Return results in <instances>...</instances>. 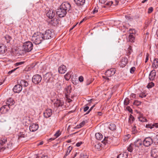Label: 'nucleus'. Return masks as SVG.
<instances>
[{
  "label": "nucleus",
  "mask_w": 158,
  "mask_h": 158,
  "mask_svg": "<svg viewBox=\"0 0 158 158\" xmlns=\"http://www.w3.org/2000/svg\"><path fill=\"white\" fill-rule=\"evenodd\" d=\"M154 140L158 143V135H156L154 138Z\"/></svg>",
  "instance_id": "obj_54"
},
{
  "label": "nucleus",
  "mask_w": 158,
  "mask_h": 158,
  "mask_svg": "<svg viewBox=\"0 0 158 158\" xmlns=\"http://www.w3.org/2000/svg\"><path fill=\"white\" fill-rule=\"evenodd\" d=\"M95 136L96 139L98 140H101L103 138V135L100 133H96Z\"/></svg>",
  "instance_id": "obj_29"
},
{
  "label": "nucleus",
  "mask_w": 158,
  "mask_h": 158,
  "mask_svg": "<svg viewBox=\"0 0 158 158\" xmlns=\"http://www.w3.org/2000/svg\"><path fill=\"white\" fill-rule=\"evenodd\" d=\"M10 108V107L6 105H4L1 108L0 112L1 113H6L9 110Z\"/></svg>",
  "instance_id": "obj_14"
},
{
  "label": "nucleus",
  "mask_w": 158,
  "mask_h": 158,
  "mask_svg": "<svg viewBox=\"0 0 158 158\" xmlns=\"http://www.w3.org/2000/svg\"><path fill=\"white\" fill-rule=\"evenodd\" d=\"M61 134L60 133V131L59 130L57 131L56 133L54 134V136H55L56 139Z\"/></svg>",
  "instance_id": "obj_42"
},
{
  "label": "nucleus",
  "mask_w": 158,
  "mask_h": 158,
  "mask_svg": "<svg viewBox=\"0 0 158 158\" xmlns=\"http://www.w3.org/2000/svg\"><path fill=\"white\" fill-rule=\"evenodd\" d=\"M65 79L66 80H69L71 77V74L69 73H67L64 76Z\"/></svg>",
  "instance_id": "obj_33"
},
{
  "label": "nucleus",
  "mask_w": 158,
  "mask_h": 158,
  "mask_svg": "<svg viewBox=\"0 0 158 158\" xmlns=\"http://www.w3.org/2000/svg\"><path fill=\"white\" fill-rule=\"evenodd\" d=\"M115 5H117L118 4H121L122 3V2L121 0H115L114 2Z\"/></svg>",
  "instance_id": "obj_37"
},
{
  "label": "nucleus",
  "mask_w": 158,
  "mask_h": 158,
  "mask_svg": "<svg viewBox=\"0 0 158 158\" xmlns=\"http://www.w3.org/2000/svg\"><path fill=\"white\" fill-rule=\"evenodd\" d=\"M24 61L18 62L15 63L14 65L16 67L23 64L24 63Z\"/></svg>",
  "instance_id": "obj_44"
},
{
  "label": "nucleus",
  "mask_w": 158,
  "mask_h": 158,
  "mask_svg": "<svg viewBox=\"0 0 158 158\" xmlns=\"http://www.w3.org/2000/svg\"><path fill=\"white\" fill-rule=\"evenodd\" d=\"M19 84L21 85V86L22 87L24 86V87H27L28 84L27 81L26 80H21L19 82Z\"/></svg>",
  "instance_id": "obj_27"
},
{
  "label": "nucleus",
  "mask_w": 158,
  "mask_h": 158,
  "mask_svg": "<svg viewBox=\"0 0 158 158\" xmlns=\"http://www.w3.org/2000/svg\"><path fill=\"white\" fill-rule=\"evenodd\" d=\"M78 80L80 82H82L84 80L83 77L82 76L79 77L78 78Z\"/></svg>",
  "instance_id": "obj_53"
},
{
  "label": "nucleus",
  "mask_w": 158,
  "mask_h": 158,
  "mask_svg": "<svg viewBox=\"0 0 158 158\" xmlns=\"http://www.w3.org/2000/svg\"><path fill=\"white\" fill-rule=\"evenodd\" d=\"M42 77L39 74H36L34 75L32 79V82L35 84H38L41 81Z\"/></svg>",
  "instance_id": "obj_4"
},
{
  "label": "nucleus",
  "mask_w": 158,
  "mask_h": 158,
  "mask_svg": "<svg viewBox=\"0 0 158 158\" xmlns=\"http://www.w3.org/2000/svg\"><path fill=\"white\" fill-rule=\"evenodd\" d=\"M72 147L71 146H69L68 148L67 151L64 156V158H65L70 153V152H71V150L72 149Z\"/></svg>",
  "instance_id": "obj_31"
},
{
  "label": "nucleus",
  "mask_w": 158,
  "mask_h": 158,
  "mask_svg": "<svg viewBox=\"0 0 158 158\" xmlns=\"http://www.w3.org/2000/svg\"><path fill=\"white\" fill-rule=\"evenodd\" d=\"M139 114V116L138 117H143V114L140 112H137Z\"/></svg>",
  "instance_id": "obj_60"
},
{
  "label": "nucleus",
  "mask_w": 158,
  "mask_h": 158,
  "mask_svg": "<svg viewBox=\"0 0 158 158\" xmlns=\"http://www.w3.org/2000/svg\"><path fill=\"white\" fill-rule=\"evenodd\" d=\"M156 76V72L155 70L153 69L151 71L149 76V78L151 81L154 80Z\"/></svg>",
  "instance_id": "obj_21"
},
{
  "label": "nucleus",
  "mask_w": 158,
  "mask_h": 158,
  "mask_svg": "<svg viewBox=\"0 0 158 158\" xmlns=\"http://www.w3.org/2000/svg\"><path fill=\"white\" fill-rule=\"evenodd\" d=\"M153 8L152 7H150L148 9V13L149 14L151 13L153 11Z\"/></svg>",
  "instance_id": "obj_47"
},
{
  "label": "nucleus",
  "mask_w": 158,
  "mask_h": 158,
  "mask_svg": "<svg viewBox=\"0 0 158 158\" xmlns=\"http://www.w3.org/2000/svg\"><path fill=\"white\" fill-rule=\"evenodd\" d=\"M139 96L140 97L143 98V97H146V95L145 94H139Z\"/></svg>",
  "instance_id": "obj_55"
},
{
  "label": "nucleus",
  "mask_w": 158,
  "mask_h": 158,
  "mask_svg": "<svg viewBox=\"0 0 158 158\" xmlns=\"http://www.w3.org/2000/svg\"><path fill=\"white\" fill-rule=\"evenodd\" d=\"M130 35L129 38L130 39H133L134 40L135 38L136 31L133 29H130L129 30Z\"/></svg>",
  "instance_id": "obj_9"
},
{
  "label": "nucleus",
  "mask_w": 158,
  "mask_h": 158,
  "mask_svg": "<svg viewBox=\"0 0 158 158\" xmlns=\"http://www.w3.org/2000/svg\"><path fill=\"white\" fill-rule=\"evenodd\" d=\"M109 128L110 130L112 131L115 130L116 129V126H115V124L112 123L110 124Z\"/></svg>",
  "instance_id": "obj_32"
},
{
  "label": "nucleus",
  "mask_w": 158,
  "mask_h": 158,
  "mask_svg": "<svg viewBox=\"0 0 158 158\" xmlns=\"http://www.w3.org/2000/svg\"><path fill=\"white\" fill-rule=\"evenodd\" d=\"M146 127L147 128H150V129H152L153 127V124H146Z\"/></svg>",
  "instance_id": "obj_46"
},
{
  "label": "nucleus",
  "mask_w": 158,
  "mask_h": 158,
  "mask_svg": "<svg viewBox=\"0 0 158 158\" xmlns=\"http://www.w3.org/2000/svg\"><path fill=\"white\" fill-rule=\"evenodd\" d=\"M51 34L52 33L49 30L46 31L44 34H43V40H49L52 38L51 37Z\"/></svg>",
  "instance_id": "obj_8"
},
{
  "label": "nucleus",
  "mask_w": 158,
  "mask_h": 158,
  "mask_svg": "<svg viewBox=\"0 0 158 158\" xmlns=\"http://www.w3.org/2000/svg\"><path fill=\"white\" fill-rule=\"evenodd\" d=\"M55 15V10H49L47 13V15L50 19L53 18Z\"/></svg>",
  "instance_id": "obj_20"
},
{
  "label": "nucleus",
  "mask_w": 158,
  "mask_h": 158,
  "mask_svg": "<svg viewBox=\"0 0 158 158\" xmlns=\"http://www.w3.org/2000/svg\"><path fill=\"white\" fill-rule=\"evenodd\" d=\"M32 38L35 40H39L40 39L43 40V34L39 32H35L32 36Z\"/></svg>",
  "instance_id": "obj_12"
},
{
  "label": "nucleus",
  "mask_w": 158,
  "mask_h": 158,
  "mask_svg": "<svg viewBox=\"0 0 158 158\" xmlns=\"http://www.w3.org/2000/svg\"><path fill=\"white\" fill-rule=\"evenodd\" d=\"M114 3V2L112 1H110L109 2H106V4H105V5L107 6H110L112 5Z\"/></svg>",
  "instance_id": "obj_49"
},
{
  "label": "nucleus",
  "mask_w": 158,
  "mask_h": 158,
  "mask_svg": "<svg viewBox=\"0 0 158 158\" xmlns=\"http://www.w3.org/2000/svg\"><path fill=\"white\" fill-rule=\"evenodd\" d=\"M142 142L141 140L138 139L135 141L134 145L136 147H139V146L142 144Z\"/></svg>",
  "instance_id": "obj_28"
},
{
  "label": "nucleus",
  "mask_w": 158,
  "mask_h": 158,
  "mask_svg": "<svg viewBox=\"0 0 158 158\" xmlns=\"http://www.w3.org/2000/svg\"><path fill=\"white\" fill-rule=\"evenodd\" d=\"M33 45L30 41L26 42L23 43L22 46V50L25 52H30L33 49Z\"/></svg>",
  "instance_id": "obj_2"
},
{
  "label": "nucleus",
  "mask_w": 158,
  "mask_h": 158,
  "mask_svg": "<svg viewBox=\"0 0 158 158\" xmlns=\"http://www.w3.org/2000/svg\"><path fill=\"white\" fill-rule=\"evenodd\" d=\"M71 8L70 4L68 2H63L56 10V15L60 18L64 17L67 12H69Z\"/></svg>",
  "instance_id": "obj_1"
},
{
  "label": "nucleus",
  "mask_w": 158,
  "mask_h": 158,
  "mask_svg": "<svg viewBox=\"0 0 158 158\" xmlns=\"http://www.w3.org/2000/svg\"><path fill=\"white\" fill-rule=\"evenodd\" d=\"M137 130L135 129V128H133L132 129V134H135L137 132Z\"/></svg>",
  "instance_id": "obj_58"
},
{
  "label": "nucleus",
  "mask_w": 158,
  "mask_h": 158,
  "mask_svg": "<svg viewBox=\"0 0 158 158\" xmlns=\"http://www.w3.org/2000/svg\"><path fill=\"white\" fill-rule=\"evenodd\" d=\"M18 68H19V67L16 68L12 70H11L9 71L8 72V74H9V75L10 74L12 73L13 72L15 71Z\"/></svg>",
  "instance_id": "obj_51"
},
{
  "label": "nucleus",
  "mask_w": 158,
  "mask_h": 158,
  "mask_svg": "<svg viewBox=\"0 0 158 158\" xmlns=\"http://www.w3.org/2000/svg\"><path fill=\"white\" fill-rule=\"evenodd\" d=\"M141 102L138 100H135L133 103V104L137 106H138L140 105Z\"/></svg>",
  "instance_id": "obj_43"
},
{
  "label": "nucleus",
  "mask_w": 158,
  "mask_h": 158,
  "mask_svg": "<svg viewBox=\"0 0 158 158\" xmlns=\"http://www.w3.org/2000/svg\"><path fill=\"white\" fill-rule=\"evenodd\" d=\"M125 18L126 19L128 20H129L130 21H131L133 19L130 16H128L127 15H126L125 16Z\"/></svg>",
  "instance_id": "obj_50"
},
{
  "label": "nucleus",
  "mask_w": 158,
  "mask_h": 158,
  "mask_svg": "<svg viewBox=\"0 0 158 158\" xmlns=\"http://www.w3.org/2000/svg\"><path fill=\"white\" fill-rule=\"evenodd\" d=\"M153 143L152 139L150 137L146 138L143 141V144L145 147H149Z\"/></svg>",
  "instance_id": "obj_6"
},
{
  "label": "nucleus",
  "mask_w": 158,
  "mask_h": 158,
  "mask_svg": "<svg viewBox=\"0 0 158 158\" xmlns=\"http://www.w3.org/2000/svg\"><path fill=\"white\" fill-rule=\"evenodd\" d=\"M128 63V59L127 58H122L120 64H119L120 66L122 67H124Z\"/></svg>",
  "instance_id": "obj_17"
},
{
  "label": "nucleus",
  "mask_w": 158,
  "mask_h": 158,
  "mask_svg": "<svg viewBox=\"0 0 158 158\" xmlns=\"http://www.w3.org/2000/svg\"><path fill=\"white\" fill-rule=\"evenodd\" d=\"M135 69V67H132L130 69V72L131 73H133L134 72Z\"/></svg>",
  "instance_id": "obj_48"
},
{
  "label": "nucleus",
  "mask_w": 158,
  "mask_h": 158,
  "mask_svg": "<svg viewBox=\"0 0 158 158\" xmlns=\"http://www.w3.org/2000/svg\"><path fill=\"white\" fill-rule=\"evenodd\" d=\"M115 69H111L106 71L105 74L107 77H110L113 75L115 73Z\"/></svg>",
  "instance_id": "obj_11"
},
{
  "label": "nucleus",
  "mask_w": 158,
  "mask_h": 158,
  "mask_svg": "<svg viewBox=\"0 0 158 158\" xmlns=\"http://www.w3.org/2000/svg\"><path fill=\"white\" fill-rule=\"evenodd\" d=\"M129 101H130V100L128 98H126L125 99V100L124 101V105H127L128 104H129Z\"/></svg>",
  "instance_id": "obj_41"
},
{
  "label": "nucleus",
  "mask_w": 158,
  "mask_h": 158,
  "mask_svg": "<svg viewBox=\"0 0 158 158\" xmlns=\"http://www.w3.org/2000/svg\"><path fill=\"white\" fill-rule=\"evenodd\" d=\"M27 136V135L23 134V133H20L19 135V139H20L21 138H24Z\"/></svg>",
  "instance_id": "obj_40"
},
{
  "label": "nucleus",
  "mask_w": 158,
  "mask_h": 158,
  "mask_svg": "<svg viewBox=\"0 0 158 158\" xmlns=\"http://www.w3.org/2000/svg\"><path fill=\"white\" fill-rule=\"evenodd\" d=\"M44 79L46 82H53L55 80L52 76V74L51 73H48L44 75L43 76Z\"/></svg>",
  "instance_id": "obj_3"
},
{
  "label": "nucleus",
  "mask_w": 158,
  "mask_h": 158,
  "mask_svg": "<svg viewBox=\"0 0 158 158\" xmlns=\"http://www.w3.org/2000/svg\"><path fill=\"white\" fill-rule=\"evenodd\" d=\"M85 123L86 122L85 121H83L80 123L79 126L77 125V126L76 128H78L81 127H83L84 125L85 124Z\"/></svg>",
  "instance_id": "obj_36"
},
{
  "label": "nucleus",
  "mask_w": 158,
  "mask_h": 158,
  "mask_svg": "<svg viewBox=\"0 0 158 158\" xmlns=\"http://www.w3.org/2000/svg\"><path fill=\"white\" fill-rule=\"evenodd\" d=\"M153 127H155L156 128L158 127V123H156L153 124Z\"/></svg>",
  "instance_id": "obj_64"
},
{
  "label": "nucleus",
  "mask_w": 158,
  "mask_h": 158,
  "mask_svg": "<svg viewBox=\"0 0 158 158\" xmlns=\"http://www.w3.org/2000/svg\"><path fill=\"white\" fill-rule=\"evenodd\" d=\"M94 106H95V105H94L93 106L90 108L89 109V110L86 113V114H88L90 112V111H91L92 110V109L94 107Z\"/></svg>",
  "instance_id": "obj_57"
},
{
  "label": "nucleus",
  "mask_w": 158,
  "mask_h": 158,
  "mask_svg": "<svg viewBox=\"0 0 158 158\" xmlns=\"http://www.w3.org/2000/svg\"><path fill=\"white\" fill-rule=\"evenodd\" d=\"M67 71V68L64 65H61L59 67L58 71L60 74L65 73Z\"/></svg>",
  "instance_id": "obj_16"
},
{
  "label": "nucleus",
  "mask_w": 158,
  "mask_h": 158,
  "mask_svg": "<svg viewBox=\"0 0 158 158\" xmlns=\"http://www.w3.org/2000/svg\"><path fill=\"white\" fill-rule=\"evenodd\" d=\"M2 59V60L3 61H5V62H7L8 61V59H7L6 58H1Z\"/></svg>",
  "instance_id": "obj_62"
},
{
  "label": "nucleus",
  "mask_w": 158,
  "mask_h": 158,
  "mask_svg": "<svg viewBox=\"0 0 158 158\" xmlns=\"http://www.w3.org/2000/svg\"><path fill=\"white\" fill-rule=\"evenodd\" d=\"M59 21L60 20L58 19L55 18L51 20L49 22V24L50 25L55 27L59 24Z\"/></svg>",
  "instance_id": "obj_22"
},
{
  "label": "nucleus",
  "mask_w": 158,
  "mask_h": 158,
  "mask_svg": "<svg viewBox=\"0 0 158 158\" xmlns=\"http://www.w3.org/2000/svg\"><path fill=\"white\" fill-rule=\"evenodd\" d=\"M148 58H149V54L148 53H147V54L146 55V58L145 60V63H147V62L148 61Z\"/></svg>",
  "instance_id": "obj_52"
},
{
  "label": "nucleus",
  "mask_w": 158,
  "mask_h": 158,
  "mask_svg": "<svg viewBox=\"0 0 158 158\" xmlns=\"http://www.w3.org/2000/svg\"><path fill=\"white\" fill-rule=\"evenodd\" d=\"M7 142V139L6 137H3L0 139V152L4 151L6 149V148L4 146Z\"/></svg>",
  "instance_id": "obj_5"
},
{
  "label": "nucleus",
  "mask_w": 158,
  "mask_h": 158,
  "mask_svg": "<svg viewBox=\"0 0 158 158\" xmlns=\"http://www.w3.org/2000/svg\"><path fill=\"white\" fill-rule=\"evenodd\" d=\"M22 87L21 85H15L13 89V91L15 93H19L22 90Z\"/></svg>",
  "instance_id": "obj_13"
},
{
  "label": "nucleus",
  "mask_w": 158,
  "mask_h": 158,
  "mask_svg": "<svg viewBox=\"0 0 158 158\" xmlns=\"http://www.w3.org/2000/svg\"><path fill=\"white\" fill-rule=\"evenodd\" d=\"M134 146L133 144H131L128 147L127 150L129 152H131L133 150V148L132 146Z\"/></svg>",
  "instance_id": "obj_35"
},
{
  "label": "nucleus",
  "mask_w": 158,
  "mask_h": 158,
  "mask_svg": "<svg viewBox=\"0 0 158 158\" xmlns=\"http://www.w3.org/2000/svg\"><path fill=\"white\" fill-rule=\"evenodd\" d=\"M52 114V110L50 109H47L44 112V116L46 118L51 116Z\"/></svg>",
  "instance_id": "obj_15"
},
{
  "label": "nucleus",
  "mask_w": 158,
  "mask_h": 158,
  "mask_svg": "<svg viewBox=\"0 0 158 158\" xmlns=\"http://www.w3.org/2000/svg\"><path fill=\"white\" fill-rule=\"evenodd\" d=\"M138 118L139 119V120L141 122H146L147 121V119L143 118V117H138Z\"/></svg>",
  "instance_id": "obj_39"
},
{
  "label": "nucleus",
  "mask_w": 158,
  "mask_h": 158,
  "mask_svg": "<svg viewBox=\"0 0 158 158\" xmlns=\"http://www.w3.org/2000/svg\"><path fill=\"white\" fill-rule=\"evenodd\" d=\"M128 155L126 152L121 153L117 157V158H127Z\"/></svg>",
  "instance_id": "obj_30"
},
{
  "label": "nucleus",
  "mask_w": 158,
  "mask_h": 158,
  "mask_svg": "<svg viewBox=\"0 0 158 158\" xmlns=\"http://www.w3.org/2000/svg\"><path fill=\"white\" fill-rule=\"evenodd\" d=\"M42 40H37L36 41H35L34 42V43L35 45L39 44L41 43V41Z\"/></svg>",
  "instance_id": "obj_45"
},
{
  "label": "nucleus",
  "mask_w": 158,
  "mask_h": 158,
  "mask_svg": "<svg viewBox=\"0 0 158 158\" xmlns=\"http://www.w3.org/2000/svg\"><path fill=\"white\" fill-rule=\"evenodd\" d=\"M38 127L37 124L33 123L29 127V130L30 131L34 132L36 131L38 129Z\"/></svg>",
  "instance_id": "obj_19"
},
{
  "label": "nucleus",
  "mask_w": 158,
  "mask_h": 158,
  "mask_svg": "<svg viewBox=\"0 0 158 158\" xmlns=\"http://www.w3.org/2000/svg\"><path fill=\"white\" fill-rule=\"evenodd\" d=\"M74 2L80 8L79 9L81 11L83 10L82 7L85 3V0H74Z\"/></svg>",
  "instance_id": "obj_7"
},
{
  "label": "nucleus",
  "mask_w": 158,
  "mask_h": 158,
  "mask_svg": "<svg viewBox=\"0 0 158 158\" xmlns=\"http://www.w3.org/2000/svg\"><path fill=\"white\" fill-rule=\"evenodd\" d=\"M152 67L154 68H157L158 67V59L155 58L154 59L152 63Z\"/></svg>",
  "instance_id": "obj_26"
},
{
  "label": "nucleus",
  "mask_w": 158,
  "mask_h": 158,
  "mask_svg": "<svg viewBox=\"0 0 158 158\" xmlns=\"http://www.w3.org/2000/svg\"><path fill=\"white\" fill-rule=\"evenodd\" d=\"M154 85V84L152 82H151L148 84L147 87L148 88H150L153 87Z\"/></svg>",
  "instance_id": "obj_38"
},
{
  "label": "nucleus",
  "mask_w": 158,
  "mask_h": 158,
  "mask_svg": "<svg viewBox=\"0 0 158 158\" xmlns=\"http://www.w3.org/2000/svg\"><path fill=\"white\" fill-rule=\"evenodd\" d=\"M65 94L66 96L69 94L71 91V87L70 85H68L64 89Z\"/></svg>",
  "instance_id": "obj_24"
},
{
  "label": "nucleus",
  "mask_w": 158,
  "mask_h": 158,
  "mask_svg": "<svg viewBox=\"0 0 158 158\" xmlns=\"http://www.w3.org/2000/svg\"><path fill=\"white\" fill-rule=\"evenodd\" d=\"M15 103V101L13 99L11 98H9L7 99L6 102V105L8 106L9 107L14 105Z\"/></svg>",
  "instance_id": "obj_23"
},
{
  "label": "nucleus",
  "mask_w": 158,
  "mask_h": 158,
  "mask_svg": "<svg viewBox=\"0 0 158 158\" xmlns=\"http://www.w3.org/2000/svg\"><path fill=\"white\" fill-rule=\"evenodd\" d=\"M89 109V107L88 106H86L84 108V112H86Z\"/></svg>",
  "instance_id": "obj_61"
},
{
  "label": "nucleus",
  "mask_w": 158,
  "mask_h": 158,
  "mask_svg": "<svg viewBox=\"0 0 158 158\" xmlns=\"http://www.w3.org/2000/svg\"><path fill=\"white\" fill-rule=\"evenodd\" d=\"M6 47L2 44H0V54H3L7 51Z\"/></svg>",
  "instance_id": "obj_18"
},
{
  "label": "nucleus",
  "mask_w": 158,
  "mask_h": 158,
  "mask_svg": "<svg viewBox=\"0 0 158 158\" xmlns=\"http://www.w3.org/2000/svg\"><path fill=\"white\" fill-rule=\"evenodd\" d=\"M151 155L154 157L158 156V149L154 148L152 150Z\"/></svg>",
  "instance_id": "obj_25"
},
{
  "label": "nucleus",
  "mask_w": 158,
  "mask_h": 158,
  "mask_svg": "<svg viewBox=\"0 0 158 158\" xmlns=\"http://www.w3.org/2000/svg\"><path fill=\"white\" fill-rule=\"evenodd\" d=\"M64 104V102L63 100L57 99L54 103L55 107L57 108L60 107H62Z\"/></svg>",
  "instance_id": "obj_10"
},
{
  "label": "nucleus",
  "mask_w": 158,
  "mask_h": 158,
  "mask_svg": "<svg viewBox=\"0 0 158 158\" xmlns=\"http://www.w3.org/2000/svg\"><path fill=\"white\" fill-rule=\"evenodd\" d=\"M127 109L130 112H131L132 111V109L129 106H127Z\"/></svg>",
  "instance_id": "obj_59"
},
{
  "label": "nucleus",
  "mask_w": 158,
  "mask_h": 158,
  "mask_svg": "<svg viewBox=\"0 0 158 158\" xmlns=\"http://www.w3.org/2000/svg\"><path fill=\"white\" fill-rule=\"evenodd\" d=\"M135 119L133 116L131 115L129 118V123H130V124H131L132 123H133V121Z\"/></svg>",
  "instance_id": "obj_34"
},
{
  "label": "nucleus",
  "mask_w": 158,
  "mask_h": 158,
  "mask_svg": "<svg viewBox=\"0 0 158 158\" xmlns=\"http://www.w3.org/2000/svg\"><path fill=\"white\" fill-rule=\"evenodd\" d=\"M98 11V9L96 8H95L94 9L93 11V13L94 14H95Z\"/></svg>",
  "instance_id": "obj_56"
},
{
  "label": "nucleus",
  "mask_w": 158,
  "mask_h": 158,
  "mask_svg": "<svg viewBox=\"0 0 158 158\" xmlns=\"http://www.w3.org/2000/svg\"><path fill=\"white\" fill-rule=\"evenodd\" d=\"M82 144V142H78L76 144V146L77 147H79Z\"/></svg>",
  "instance_id": "obj_63"
}]
</instances>
